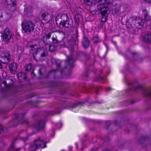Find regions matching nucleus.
<instances>
[{"mask_svg":"<svg viewBox=\"0 0 151 151\" xmlns=\"http://www.w3.org/2000/svg\"><path fill=\"white\" fill-rule=\"evenodd\" d=\"M84 3L90 7V10L93 15L100 13L101 22H105L107 21L109 8L113 5L112 0H83Z\"/></svg>","mask_w":151,"mask_h":151,"instance_id":"obj_1","label":"nucleus"},{"mask_svg":"<svg viewBox=\"0 0 151 151\" xmlns=\"http://www.w3.org/2000/svg\"><path fill=\"white\" fill-rule=\"evenodd\" d=\"M56 23L57 25H59L60 27L68 28L69 30H72L73 28V21L68 16L65 14H58L55 19Z\"/></svg>","mask_w":151,"mask_h":151,"instance_id":"obj_2","label":"nucleus"},{"mask_svg":"<svg viewBox=\"0 0 151 151\" xmlns=\"http://www.w3.org/2000/svg\"><path fill=\"white\" fill-rule=\"evenodd\" d=\"M69 45L68 48L69 50L70 54L69 56H67V60H65V70H67L68 73H71V70L73 68L75 60L73 58L74 51L73 47L72 46V40L68 42Z\"/></svg>","mask_w":151,"mask_h":151,"instance_id":"obj_3","label":"nucleus"},{"mask_svg":"<svg viewBox=\"0 0 151 151\" xmlns=\"http://www.w3.org/2000/svg\"><path fill=\"white\" fill-rule=\"evenodd\" d=\"M129 89V92H137L139 90L142 91L143 94L145 97L147 98V99H151V88H144L142 86L139 84H137V86L133 83H131L128 84Z\"/></svg>","mask_w":151,"mask_h":151,"instance_id":"obj_4","label":"nucleus"},{"mask_svg":"<svg viewBox=\"0 0 151 151\" xmlns=\"http://www.w3.org/2000/svg\"><path fill=\"white\" fill-rule=\"evenodd\" d=\"M85 102L77 101L74 104L70 102L65 101V99H61L58 101V103L59 108L60 109H73L75 108L77 106H84Z\"/></svg>","mask_w":151,"mask_h":151,"instance_id":"obj_5","label":"nucleus"},{"mask_svg":"<svg viewBox=\"0 0 151 151\" xmlns=\"http://www.w3.org/2000/svg\"><path fill=\"white\" fill-rule=\"evenodd\" d=\"M1 37L2 38L5 44H8L10 43V40L13 35L10 29L8 28H5L4 30L1 32Z\"/></svg>","mask_w":151,"mask_h":151,"instance_id":"obj_6","label":"nucleus"},{"mask_svg":"<svg viewBox=\"0 0 151 151\" xmlns=\"http://www.w3.org/2000/svg\"><path fill=\"white\" fill-rule=\"evenodd\" d=\"M23 31L25 32H31L34 29L35 24L30 20H25L22 24Z\"/></svg>","mask_w":151,"mask_h":151,"instance_id":"obj_7","label":"nucleus"},{"mask_svg":"<svg viewBox=\"0 0 151 151\" xmlns=\"http://www.w3.org/2000/svg\"><path fill=\"white\" fill-rule=\"evenodd\" d=\"M0 55L3 63L7 64L10 62L11 58L9 51L6 50L0 51Z\"/></svg>","mask_w":151,"mask_h":151,"instance_id":"obj_8","label":"nucleus"},{"mask_svg":"<svg viewBox=\"0 0 151 151\" xmlns=\"http://www.w3.org/2000/svg\"><path fill=\"white\" fill-rule=\"evenodd\" d=\"M26 114V113L25 112L19 114H15V118L11 122V123L13 124V126H17L19 124L21 120L24 118Z\"/></svg>","mask_w":151,"mask_h":151,"instance_id":"obj_9","label":"nucleus"},{"mask_svg":"<svg viewBox=\"0 0 151 151\" xmlns=\"http://www.w3.org/2000/svg\"><path fill=\"white\" fill-rule=\"evenodd\" d=\"M6 3L7 4V8H10L9 9L10 10L7 12V13L9 15L15 10L16 2L15 0H6Z\"/></svg>","mask_w":151,"mask_h":151,"instance_id":"obj_10","label":"nucleus"},{"mask_svg":"<svg viewBox=\"0 0 151 151\" xmlns=\"http://www.w3.org/2000/svg\"><path fill=\"white\" fill-rule=\"evenodd\" d=\"M34 144L38 146V148H44L46 147V143L41 137H39L34 141Z\"/></svg>","mask_w":151,"mask_h":151,"instance_id":"obj_11","label":"nucleus"},{"mask_svg":"<svg viewBox=\"0 0 151 151\" xmlns=\"http://www.w3.org/2000/svg\"><path fill=\"white\" fill-rule=\"evenodd\" d=\"M34 127L38 131L43 129L45 127V121L44 119L37 121L34 124Z\"/></svg>","mask_w":151,"mask_h":151,"instance_id":"obj_12","label":"nucleus"},{"mask_svg":"<svg viewBox=\"0 0 151 151\" xmlns=\"http://www.w3.org/2000/svg\"><path fill=\"white\" fill-rule=\"evenodd\" d=\"M144 21L143 19L142 20L139 18H136L132 21V23L137 28H141L143 25V21Z\"/></svg>","mask_w":151,"mask_h":151,"instance_id":"obj_13","label":"nucleus"},{"mask_svg":"<svg viewBox=\"0 0 151 151\" xmlns=\"http://www.w3.org/2000/svg\"><path fill=\"white\" fill-rule=\"evenodd\" d=\"M76 58L78 60H84L89 59L91 57L83 52H78L77 53L76 55Z\"/></svg>","mask_w":151,"mask_h":151,"instance_id":"obj_14","label":"nucleus"},{"mask_svg":"<svg viewBox=\"0 0 151 151\" xmlns=\"http://www.w3.org/2000/svg\"><path fill=\"white\" fill-rule=\"evenodd\" d=\"M85 89L87 90L86 92V93H92L93 91L95 92L96 94H98L99 88L95 86L90 85L87 87H86Z\"/></svg>","mask_w":151,"mask_h":151,"instance_id":"obj_15","label":"nucleus"},{"mask_svg":"<svg viewBox=\"0 0 151 151\" xmlns=\"http://www.w3.org/2000/svg\"><path fill=\"white\" fill-rule=\"evenodd\" d=\"M81 43L83 47L85 49H87L89 46L90 41L85 35L83 37Z\"/></svg>","mask_w":151,"mask_h":151,"instance_id":"obj_16","label":"nucleus"},{"mask_svg":"<svg viewBox=\"0 0 151 151\" xmlns=\"http://www.w3.org/2000/svg\"><path fill=\"white\" fill-rule=\"evenodd\" d=\"M17 68V65L15 63H10L9 66V69L10 72L14 74L16 73Z\"/></svg>","mask_w":151,"mask_h":151,"instance_id":"obj_17","label":"nucleus"},{"mask_svg":"<svg viewBox=\"0 0 151 151\" xmlns=\"http://www.w3.org/2000/svg\"><path fill=\"white\" fill-rule=\"evenodd\" d=\"M32 6H29L27 7H25L24 10V13L25 15L27 17H29L32 16Z\"/></svg>","mask_w":151,"mask_h":151,"instance_id":"obj_18","label":"nucleus"},{"mask_svg":"<svg viewBox=\"0 0 151 151\" xmlns=\"http://www.w3.org/2000/svg\"><path fill=\"white\" fill-rule=\"evenodd\" d=\"M120 6L118 5L113 7L112 9V13L113 16L118 15L120 11Z\"/></svg>","mask_w":151,"mask_h":151,"instance_id":"obj_19","label":"nucleus"},{"mask_svg":"<svg viewBox=\"0 0 151 151\" xmlns=\"http://www.w3.org/2000/svg\"><path fill=\"white\" fill-rule=\"evenodd\" d=\"M57 72V70L54 69L50 71L48 74L47 76L46 77V78H48L49 77H53L54 78H56V74Z\"/></svg>","mask_w":151,"mask_h":151,"instance_id":"obj_20","label":"nucleus"},{"mask_svg":"<svg viewBox=\"0 0 151 151\" xmlns=\"http://www.w3.org/2000/svg\"><path fill=\"white\" fill-rule=\"evenodd\" d=\"M143 40L144 42L150 43L151 42V34H146L142 37Z\"/></svg>","mask_w":151,"mask_h":151,"instance_id":"obj_21","label":"nucleus"},{"mask_svg":"<svg viewBox=\"0 0 151 151\" xmlns=\"http://www.w3.org/2000/svg\"><path fill=\"white\" fill-rule=\"evenodd\" d=\"M17 76L18 78L20 80L23 79L25 80L27 78V74L26 73L24 72H19L17 74Z\"/></svg>","mask_w":151,"mask_h":151,"instance_id":"obj_22","label":"nucleus"},{"mask_svg":"<svg viewBox=\"0 0 151 151\" xmlns=\"http://www.w3.org/2000/svg\"><path fill=\"white\" fill-rule=\"evenodd\" d=\"M61 111V109L58 107L55 111H48V115H53L55 114H59Z\"/></svg>","mask_w":151,"mask_h":151,"instance_id":"obj_23","label":"nucleus"},{"mask_svg":"<svg viewBox=\"0 0 151 151\" xmlns=\"http://www.w3.org/2000/svg\"><path fill=\"white\" fill-rule=\"evenodd\" d=\"M49 86L51 87H57L60 86L58 82L56 81H50L49 82Z\"/></svg>","mask_w":151,"mask_h":151,"instance_id":"obj_24","label":"nucleus"},{"mask_svg":"<svg viewBox=\"0 0 151 151\" xmlns=\"http://www.w3.org/2000/svg\"><path fill=\"white\" fill-rule=\"evenodd\" d=\"M149 140V138L147 137L146 135L143 136L141 137V138L139 139V142L140 144H142L143 143V142Z\"/></svg>","mask_w":151,"mask_h":151,"instance_id":"obj_25","label":"nucleus"},{"mask_svg":"<svg viewBox=\"0 0 151 151\" xmlns=\"http://www.w3.org/2000/svg\"><path fill=\"white\" fill-rule=\"evenodd\" d=\"M37 148H39L38 146L35 144L33 142L32 144L30 145L29 147V150L31 151H35Z\"/></svg>","mask_w":151,"mask_h":151,"instance_id":"obj_26","label":"nucleus"},{"mask_svg":"<svg viewBox=\"0 0 151 151\" xmlns=\"http://www.w3.org/2000/svg\"><path fill=\"white\" fill-rule=\"evenodd\" d=\"M32 64L29 63L28 64L26 65L24 67V70L26 72H29L32 68Z\"/></svg>","mask_w":151,"mask_h":151,"instance_id":"obj_27","label":"nucleus"},{"mask_svg":"<svg viewBox=\"0 0 151 151\" xmlns=\"http://www.w3.org/2000/svg\"><path fill=\"white\" fill-rule=\"evenodd\" d=\"M20 148H16L14 146V145H12L8 148V151H17L20 150Z\"/></svg>","mask_w":151,"mask_h":151,"instance_id":"obj_28","label":"nucleus"},{"mask_svg":"<svg viewBox=\"0 0 151 151\" xmlns=\"http://www.w3.org/2000/svg\"><path fill=\"white\" fill-rule=\"evenodd\" d=\"M94 41V43H96L100 42V40L98 36H95L93 39Z\"/></svg>","mask_w":151,"mask_h":151,"instance_id":"obj_29","label":"nucleus"},{"mask_svg":"<svg viewBox=\"0 0 151 151\" xmlns=\"http://www.w3.org/2000/svg\"><path fill=\"white\" fill-rule=\"evenodd\" d=\"M2 84H3L4 86V87L5 88H9L10 86V84L7 83L6 81H3Z\"/></svg>","mask_w":151,"mask_h":151,"instance_id":"obj_30","label":"nucleus"},{"mask_svg":"<svg viewBox=\"0 0 151 151\" xmlns=\"http://www.w3.org/2000/svg\"><path fill=\"white\" fill-rule=\"evenodd\" d=\"M52 40L53 43L54 44L59 43L61 42L60 41L58 40L56 38L53 37L52 38Z\"/></svg>","mask_w":151,"mask_h":151,"instance_id":"obj_31","label":"nucleus"},{"mask_svg":"<svg viewBox=\"0 0 151 151\" xmlns=\"http://www.w3.org/2000/svg\"><path fill=\"white\" fill-rule=\"evenodd\" d=\"M104 78L103 77L101 76H99L97 77L96 79L95 80L96 81H103Z\"/></svg>","mask_w":151,"mask_h":151,"instance_id":"obj_32","label":"nucleus"},{"mask_svg":"<svg viewBox=\"0 0 151 151\" xmlns=\"http://www.w3.org/2000/svg\"><path fill=\"white\" fill-rule=\"evenodd\" d=\"M43 69H44L43 68H41L38 70V73L40 76H42L44 75V74L42 73V70Z\"/></svg>","mask_w":151,"mask_h":151,"instance_id":"obj_33","label":"nucleus"},{"mask_svg":"<svg viewBox=\"0 0 151 151\" xmlns=\"http://www.w3.org/2000/svg\"><path fill=\"white\" fill-rule=\"evenodd\" d=\"M52 33V32L49 33H48L46 34L45 37H44V38H46V40H47V39H50L51 36V34Z\"/></svg>","mask_w":151,"mask_h":151,"instance_id":"obj_34","label":"nucleus"},{"mask_svg":"<svg viewBox=\"0 0 151 151\" xmlns=\"http://www.w3.org/2000/svg\"><path fill=\"white\" fill-rule=\"evenodd\" d=\"M145 19L147 21H149L151 19V18L147 14H146L145 16Z\"/></svg>","mask_w":151,"mask_h":151,"instance_id":"obj_35","label":"nucleus"},{"mask_svg":"<svg viewBox=\"0 0 151 151\" xmlns=\"http://www.w3.org/2000/svg\"><path fill=\"white\" fill-rule=\"evenodd\" d=\"M29 123V122L27 120H25L23 121L22 123V124H24L25 125H27Z\"/></svg>","mask_w":151,"mask_h":151,"instance_id":"obj_36","label":"nucleus"},{"mask_svg":"<svg viewBox=\"0 0 151 151\" xmlns=\"http://www.w3.org/2000/svg\"><path fill=\"white\" fill-rule=\"evenodd\" d=\"M54 46L50 45H49V49L50 51L53 52L54 51Z\"/></svg>","mask_w":151,"mask_h":151,"instance_id":"obj_37","label":"nucleus"},{"mask_svg":"<svg viewBox=\"0 0 151 151\" xmlns=\"http://www.w3.org/2000/svg\"><path fill=\"white\" fill-rule=\"evenodd\" d=\"M41 17H42V19L44 20V18L46 17V14L45 13H42L41 15Z\"/></svg>","mask_w":151,"mask_h":151,"instance_id":"obj_38","label":"nucleus"},{"mask_svg":"<svg viewBox=\"0 0 151 151\" xmlns=\"http://www.w3.org/2000/svg\"><path fill=\"white\" fill-rule=\"evenodd\" d=\"M63 44L60 45V46L61 47H66V45L64 42H63Z\"/></svg>","mask_w":151,"mask_h":151,"instance_id":"obj_39","label":"nucleus"},{"mask_svg":"<svg viewBox=\"0 0 151 151\" xmlns=\"http://www.w3.org/2000/svg\"><path fill=\"white\" fill-rule=\"evenodd\" d=\"M46 53L44 51L42 53L41 55V57H44L45 56H46Z\"/></svg>","mask_w":151,"mask_h":151,"instance_id":"obj_40","label":"nucleus"},{"mask_svg":"<svg viewBox=\"0 0 151 151\" xmlns=\"http://www.w3.org/2000/svg\"><path fill=\"white\" fill-rule=\"evenodd\" d=\"M22 139L23 140L24 142L26 141L27 140H28V136H27L26 137H23L22 138Z\"/></svg>","mask_w":151,"mask_h":151,"instance_id":"obj_41","label":"nucleus"},{"mask_svg":"<svg viewBox=\"0 0 151 151\" xmlns=\"http://www.w3.org/2000/svg\"><path fill=\"white\" fill-rule=\"evenodd\" d=\"M111 122L110 121H107L106 122V125L107 126L108 128L109 127L110 125Z\"/></svg>","mask_w":151,"mask_h":151,"instance_id":"obj_42","label":"nucleus"},{"mask_svg":"<svg viewBox=\"0 0 151 151\" xmlns=\"http://www.w3.org/2000/svg\"><path fill=\"white\" fill-rule=\"evenodd\" d=\"M3 131V127L0 125V133H1Z\"/></svg>","mask_w":151,"mask_h":151,"instance_id":"obj_43","label":"nucleus"},{"mask_svg":"<svg viewBox=\"0 0 151 151\" xmlns=\"http://www.w3.org/2000/svg\"><path fill=\"white\" fill-rule=\"evenodd\" d=\"M56 65L58 69L60 67L61 64L60 63H58V62H56Z\"/></svg>","mask_w":151,"mask_h":151,"instance_id":"obj_44","label":"nucleus"},{"mask_svg":"<svg viewBox=\"0 0 151 151\" xmlns=\"http://www.w3.org/2000/svg\"><path fill=\"white\" fill-rule=\"evenodd\" d=\"M89 73H88V70L85 74L84 75V76L86 77H88V76Z\"/></svg>","mask_w":151,"mask_h":151,"instance_id":"obj_45","label":"nucleus"},{"mask_svg":"<svg viewBox=\"0 0 151 151\" xmlns=\"http://www.w3.org/2000/svg\"><path fill=\"white\" fill-rule=\"evenodd\" d=\"M4 142H2L0 143V147H4Z\"/></svg>","mask_w":151,"mask_h":151,"instance_id":"obj_46","label":"nucleus"},{"mask_svg":"<svg viewBox=\"0 0 151 151\" xmlns=\"http://www.w3.org/2000/svg\"><path fill=\"white\" fill-rule=\"evenodd\" d=\"M2 12L3 11L1 9H0V17L1 18L2 17H3Z\"/></svg>","mask_w":151,"mask_h":151,"instance_id":"obj_47","label":"nucleus"},{"mask_svg":"<svg viewBox=\"0 0 151 151\" xmlns=\"http://www.w3.org/2000/svg\"><path fill=\"white\" fill-rule=\"evenodd\" d=\"M2 63V61L0 60V69H2L3 68Z\"/></svg>","mask_w":151,"mask_h":151,"instance_id":"obj_48","label":"nucleus"},{"mask_svg":"<svg viewBox=\"0 0 151 151\" xmlns=\"http://www.w3.org/2000/svg\"><path fill=\"white\" fill-rule=\"evenodd\" d=\"M145 1L151 4V0H144Z\"/></svg>","mask_w":151,"mask_h":151,"instance_id":"obj_49","label":"nucleus"},{"mask_svg":"<svg viewBox=\"0 0 151 151\" xmlns=\"http://www.w3.org/2000/svg\"><path fill=\"white\" fill-rule=\"evenodd\" d=\"M112 88L110 87H108L106 89V91L108 92V91H111Z\"/></svg>","mask_w":151,"mask_h":151,"instance_id":"obj_50","label":"nucleus"},{"mask_svg":"<svg viewBox=\"0 0 151 151\" xmlns=\"http://www.w3.org/2000/svg\"><path fill=\"white\" fill-rule=\"evenodd\" d=\"M37 52H38V51H37V50H36L34 52V53H33V55H34L35 54H36V55H37Z\"/></svg>","mask_w":151,"mask_h":151,"instance_id":"obj_51","label":"nucleus"},{"mask_svg":"<svg viewBox=\"0 0 151 151\" xmlns=\"http://www.w3.org/2000/svg\"><path fill=\"white\" fill-rule=\"evenodd\" d=\"M105 140L106 141H108L109 140V139L108 137H107L105 139Z\"/></svg>","mask_w":151,"mask_h":151,"instance_id":"obj_52","label":"nucleus"},{"mask_svg":"<svg viewBox=\"0 0 151 151\" xmlns=\"http://www.w3.org/2000/svg\"><path fill=\"white\" fill-rule=\"evenodd\" d=\"M31 75H32V76H33V75H34V76H35V74L33 72L32 73Z\"/></svg>","mask_w":151,"mask_h":151,"instance_id":"obj_53","label":"nucleus"},{"mask_svg":"<svg viewBox=\"0 0 151 151\" xmlns=\"http://www.w3.org/2000/svg\"><path fill=\"white\" fill-rule=\"evenodd\" d=\"M132 54L134 55H135L136 54V53L135 52H132Z\"/></svg>","mask_w":151,"mask_h":151,"instance_id":"obj_54","label":"nucleus"},{"mask_svg":"<svg viewBox=\"0 0 151 151\" xmlns=\"http://www.w3.org/2000/svg\"><path fill=\"white\" fill-rule=\"evenodd\" d=\"M76 22H79L78 19V18H77V19H76Z\"/></svg>","mask_w":151,"mask_h":151,"instance_id":"obj_55","label":"nucleus"},{"mask_svg":"<svg viewBox=\"0 0 151 151\" xmlns=\"http://www.w3.org/2000/svg\"><path fill=\"white\" fill-rule=\"evenodd\" d=\"M103 151H110L108 149H106L104 150Z\"/></svg>","mask_w":151,"mask_h":151,"instance_id":"obj_56","label":"nucleus"},{"mask_svg":"<svg viewBox=\"0 0 151 151\" xmlns=\"http://www.w3.org/2000/svg\"><path fill=\"white\" fill-rule=\"evenodd\" d=\"M30 47L32 48L34 47V46L33 45H32Z\"/></svg>","mask_w":151,"mask_h":151,"instance_id":"obj_57","label":"nucleus"},{"mask_svg":"<svg viewBox=\"0 0 151 151\" xmlns=\"http://www.w3.org/2000/svg\"><path fill=\"white\" fill-rule=\"evenodd\" d=\"M108 51V47L107 46V50H106V52L107 53V52Z\"/></svg>","mask_w":151,"mask_h":151,"instance_id":"obj_58","label":"nucleus"},{"mask_svg":"<svg viewBox=\"0 0 151 151\" xmlns=\"http://www.w3.org/2000/svg\"><path fill=\"white\" fill-rule=\"evenodd\" d=\"M91 151H95V150L94 148Z\"/></svg>","mask_w":151,"mask_h":151,"instance_id":"obj_59","label":"nucleus"},{"mask_svg":"<svg viewBox=\"0 0 151 151\" xmlns=\"http://www.w3.org/2000/svg\"><path fill=\"white\" fill-rule=\"evenodd\" d=\"M76 145L77 146V148H78V146L77 144V143H76Z\"/></svg>","mask_w":151,"mask_h":151,"instance_id":"obj_60","label":"nucleus"},{"mask_svg":"<svg viewBox=\"0 0 151 151\" xmlns=\"http://www.w3.org/2000/svg\"><path fill=\"white\" fill-rule=\"evenodd\" d=\"M61 32L62 33H63V34H64V32H63V31H61Z\"/></svg>","mask_w":151,"mask_h":151,"instance_id":"obj_61","label":"nucleus"},{"mask_svg":"<svg viewBox=\"0 0 151 151\" xmlns=\"http://www.w3.org/2000/svg\"><path fill=\"white\" fill-rule=\"evenodd\" d=\"M131 20V18H130L129 20V21H130V20Z\"/></svg>","mask_w":151,"mask_h":151,"instance_id":"obj_62","label":"nucleus"},{"mask_svg":"<svg viewBox=\"0 0 151 151\" xmlns=\"http://www.w3.org/2000/svg\"><path fill=\"white\" fill-rule=\"evenodd\" d=\"M60 73H61V74H62V73H63V72H62V71H61V72H60Z\"/></svg>","mask_w":151,"mask_h":151,"instance_id":"obj_63","label":"nucleus"},{"mask_svg":"<svg viewBox=\"0 0 151 151\" xmlns=\"http://www.w3.org/2000/svg\"><path fill=\"white\" fill-rule=\"evenodd\" d=\"M63 151V150H62V151Z\"/></svg>","mask_w":151,"mask_h":151,"instance_id":"obj_64","label":"nucleus"}]
</instances>
